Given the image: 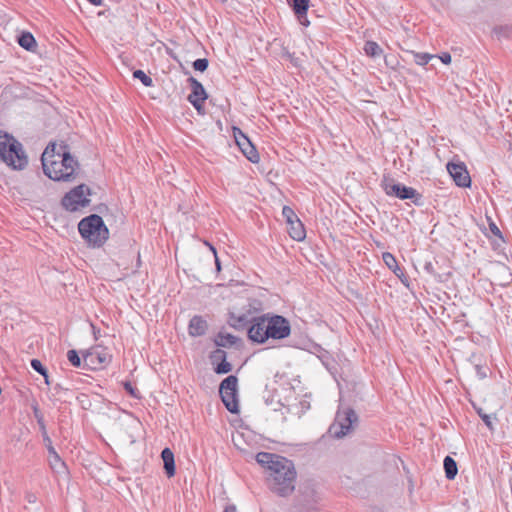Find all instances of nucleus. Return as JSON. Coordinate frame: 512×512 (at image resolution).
I'll return each instance as SVG.
<instances>
[{"label": "nucleus", "instance_id": "nucleus-48", "mask_svg": "<svg viewBox=\"0 0 512 512\" xmlns=\"http://www.w3.org/2000/svg\"><path fill=\"white\" fill-rule=\"evenodd\" d=\"M42 376L44 377L45 383H46L47 385H49V384H50V380H49L48 372H47V373H45V375H42Z\"/></svg>", "mask_w": 512, "mask_h": 512}, {"label": "nucleus", "instance_id": "nucleus-28", "mask_svg": "<svg viewBox=\"0 0 512 512\" xmlns=\"http://www.w3.org/2000/svg\"><path fill=\"white\" fill-rule=\"evenodd\" d=\"M133 77L140 80L145 87H152L154 85L152 78L148 76L143 70H135L133 72Z\"/></svg>", "mask_w": 512, "mask_h": 512}, {"label": "nucleus", "instance_id": "nucleus-42", "mask_svg": "<svg viewBox=\"0 0 512 512\" xmlns=\"http://www.w3.org/2000/svg\"><path fill=\"white\" fill-rule=\"evenodd\" d=\"M439 58L444 64L451 63V55L449 53H442V55Z\"/></svg>", "mask_w": 512, "mask_h": 512}, {"label": "nucleus", "instance_id": "nucleus-10", "mask_svg": "<svg viewBox=\"0 0 512 512\" xmlns=\"http://www.w3.org/2000/svg\"><path fill=\"white\" fill-rule=\"evenodd\" d=\"M233 136L235 142L245 157L252 163H258L260 160L259 153L249 138L238 127H233Z\"/></svg>", "mask_w": 512, "mask_h": 512}, {"label": "nucleus", "instance_id": "nucleus-17", "mask_svg": "<svg viewBox=\"0 0 512 512\" xmlns=\"http://www.w3.org/2000/svg\"><path fill=\"white\" fill-rule=\"evenodd\" d=\"M208 329L207 321L199 315L193 316L188 325L189 335L192 337H199L205 335Z\"/></svg>", "mask_w": 512, "mask_h": 512}, {"label": "nucleus", "instance_id": "nucleus-39", "mask_svg": "<svg viewBox=\"0 0 512 512\" xmlns=\"http://www.w3.org/2000/svg\"><path fill=\"white\" fill-rule=\"evenodd\" d=\"M124 389L125 391L131 395L132 397L134 398H137L139 399L140 398V395H139V392L137 391V389L132 385L131 382L129 381H126L124 382Z\"/></svg>", "mask_w": 512, "mask_h": 512}, {"label": "nucleus", "instance_id": "nucleus-2", "mask_svg": "<svg viewBox=\"0 0 512 512\" xmlns=\"http://www.w3.org/2000/svg\"><path fill=\"white\" fill-rule=\"evenodd\" d=\"M291 334L289 320L278 314L266 313L257 316L248 328V338L253 343L264 344L269 339L282 340Z\"/></svg>", "mask_w": 512, "mask_h": 512}, {"label": "nucleus", "instance_id": "nucleus-24", "mask_svg": "<svg viewBox=\"0 0 512 512\" xmlns=\"http://www.w3.org/2000/svg\"><path fill=\"white\" fill-rule=\"evenodd\" d=\"M445 476L448 480L455 479L458 473L456 461L451 456H446L443 461Z\"/></svg>", "mask_w": 512, "mask_h": 512}, {"label": "nucleus", "instance_id": "nucleus-44", "mask_svg": "<svg viewBox=\"0 0 512 512\" xmlns=\"http://www.w3.org/2000/svg\"><path fill=\"white\" fill-rule=\"evenodd\" d=\"M41 434H42V437H43V441L46 443L47 448H48L50 445H52V441H51V439H50V437H49V435L47 433V430L41 432Z\"/></svg>", "mask_w": 512, "mask_h": 512}, {"label": "nucleus", "instance_id": "nucleus-49", "mask_svg": "<svg viewBox=\"0 0 512 512\" xmlns=\"http://www.w3.org/2000/svg\"><path fill=\"white\" fill-rule=\"evenodd\" d=\"M54 390L58 393L59 391L64 390V389L62 388V386L60 384H56L54 386Z\"/></svg>", "mask_w": 512, "mask_h": 512}, {"label": "nucleus", "instance_id": "nucleus-9", "mask_svg": "<svg viewBox=\"0 0 512 512\" xmlns=\"http://www.w3.org/2000/svg\"><path fill=\"white\" fill-rule=\"evenodd\" d=\"M188 83L191 87V93L188 95L187 100L193 105L199 114L204 113V102L208 98L204 86L194 77L188 78Z\"/></svg>", "mask_w": 512, "mask_h": 512}, {"label": "nucleus", "instance_id": "nucleus-3", "mask_svg": "<svg viewBox=\"0 0 512 512\" xmlns=\"http://www.w3.org/2000/svg\"><path fill=\"white\" fill-rule=\"evenodd\" d=\"M0 160L14 170H23L28 165V157L23 145L9 133L1 131Z\"/></svg>", "mask_w": 512, "mask_h": 512}, {"label": "nucleus", "instance_id": "nucleus-33", "mask_svg": "<svg viewBox=\"0 0 512 512\" xmlns=\"http://www.w3.org/2000/svg\"><path fill=\"white\" fill-rule=\"evenodd\" d=\"M413 56L415 63L420 66L426 65L433 57L429 53H413Z\"/></svg>", "mask_w": 512, "mask_h": 512}, {"label": "nucleus", "instance_id": "nucleus-16", "mask_svg": "<svg viewBox=\"0 0 512 512\" xmlns=\"http://www.w3.org/2000/svg\"><path fill=\"white\" fill-rule=\"evenodd\" d=\"M255 317H251L250 312L242 313L240 315H236L231 313L229 315V325L236 330H244L249 328L250 325L253 324V320Z\"/></svg>", "mask_w": 512, "mask_h": 512}, {"label": "nucleus", "instance_id": "nucleus-11", "mask_svg": "<svg viewBox=\"0 0 512 512\" xmlns=\"http://www.w3.org/2000/svg\"><path fill=\"white\" fill-rule=\"evenodd\" d=\"M44 174L53 181L71 182L72 173L64 171L60 158L41 163Z\"/></svg>", "mask_w": 512, "mask_h": 512}, {"label": "nucleus", "instance_id": "nucleus-20", "mask_svg": "<svg viewBox=\"0 0 512 512\" xmlns=\"http://www.w3.org/2000/svg\"><path fill=\"white\" fill-rule=\"evenodd\" d=\"M17 42L20 47L27 51H34L37 47V42L30 32H21V34L18 36Z\"/></svg>", "mask_w": 512, "mask_h": 512}, {"label": "nucleus", "instance_id": "nucleus-29", "mask_svg": "<svg viewBox=\"0 0 512 512\" xmlns=\"http://www.w3.org/2000/svg\"><path fill=\"white\" fill-rule=\"evenodd\" d=\"M233 369L232 364L227 361V359H223L222 361L215 364L214 372L216 374L222 375L231 372Z\"/></svg>", "mask_w": 512, "mask_h": 512}, {"label": "nucleus", "instance_id": "nucleus-21", "mask_svg": "<svg viewBox=\"0 0 512 512\" xmlns=\"http://www.w3.org/2000/svg\"><path fill=\"white\" fill-rule=\"evenodd\" d=\"M55 157L61 158V151H59V144L50 142L41 155V163L53 160Z\"/></svg>", "mask_w": 512, "mask_h": 512}, {"label": "nucleus", "instance_id": "nucleus-46", "mask_svg": "<svg viewBox=\"0 0 512 512\" xmlns=\"http://www.w3.org/2000/svg\"><path fill=\"white\" fill-rule=\"evenodd\" d=\"M320 359H321L322 363L326 366V368L330 369L329 368V360H330V358L328 356H326V355H323V356L320 357Z\"/></svg>", "mask_w": 512, "mask_h": 512}, {"label": "nucleus", "instance_id": "nucleus-4", "mask_svg": "<svg viewBox=\"0 0 512 512\" xmlns=\"http://www.w3.org/2000/svg\"><path fill=\"white\" fill-rule=\"evenodd\" d=\"M78 231L81 237L92 247H101L109 238V229L101 216L91 214L84 217L78 223Z\"/></svg>", "mask_w": 512, "mask_h": 512}, {"label": "nucleus", "instance_id": "nucleus-22", "mask_svg": "<svg viewBox=\"0 0 512 512\" xmlns=\"http://www.w3.org/2000/svg\"><path fill=\"white\" fill-rule=\"evenodd\" d=\"M288 231L290 237L296 241H302L306 236L304 226L299 219L289 225Z\"/></svg>", "mask_w": 512, "mask_h": 512}, {"label": "nucleus", "instance_id": "nucleus-32", "mask_svg": "<svg viewBox=\"0 0 512 512\" xmlns=\"http://www.w3.org/2000/svg\"><path fill=\"white\" fill-rule=\"evenodd\" d=\"M226 358H227L226 352L220 348H217L216 350L212 351L210 354V360L213 365L217 364L218 362H220Z\"/></svg>", "mask_w": 512, "mask_h": 512}, {"label": "nucleus", "instance_id": "nucleus-13", "mask_svg": "<svg viewBox=\"0 0 512 512\" xmlns=\"http://www.w3.org/2000/svg\"><path fill=\"white\" fill-rule=\"evenodd\" d=\"M59 151H61V162L64 168V171H68L72 173V181L75 179L76 170L79 169L80 164L78 160L71 155L69 145L65 142H61L59 144Z\"/></svg>", "mask_w": 512, "mask_h": 512}, {"label": "nucleus", "instance_id": "nucleus-23", "mask_svg": "<svg viewBox=\"0 0 512 512\" xmlns=\"http://www.w3.org/2000/svg\"><path fill=\"white\" fill-rule=\"evenodd\" d=\"M238 338L230 333L219 332L214 340L217 347H231L236 344Z\"/></svg>", "mask_w": 512, "mask_h": 512}, {"label": "nucleus", "instance_id": "nucleus-15", "mask_svg": "<svg viewBox=\"0 0 512 512\" xmlns=\"http://www.w3.org/2000/svg\"><path fill=\"white\" fill-rule=\"evenodd\" d=\"M382 259L385 265L400 279V281L408 286V277L403 268L398 265V262L393 254L390 252H384Z\"/></svg>", "mask_w": 512, "mask_h": 512}, {"label": "nucleus", "instance_id": "nucleus-26", "mask_svg": "<svg viewBox=\"0 0 512 512\" xmlns=\"http://www.w3.org/2000/svg\"><path fill=\"white\" fill-rule=\"evenodd\" d=\"M363 50L367 56L373 58L379 57L383 53L382 48L375 41H366Z\"/></svg>", "mask_w": 512, "mask_h": 512}, {"label": "nucleus", "instance_id": "nucleus-30", "mask_svg": "<svg viewBox=\"0 0 512 512\" xmlns=\"http://www.w3.org/2000/svg\"><path fill=\"white\" fill-rule=\"evenodd\" d=\"M33 414L35 419L37 420L40 432L46 431L44 416L37 405L33 406Z\"/></svg>", "mask_w": 512, "mask_h": 512}, {"label": "nucleus", "instance_id": "nucleus-40", "mask_svg": "<svg viewBox=\"0 0 512 512\" xmlns=\"http://www.w3.org/2000/svg\"><path fill=\"white\" fill-rule=\"evenodd\" d=\"M205 243H206V245L209 246L210 250L213 252V255H214V258H215L216 270H217V272H220L221 271V262H220V259H219L218 255H217L216 248L213 245H211L210 243H208V242H205Z\"/></svg>", "mask_w": 512, "mask_h": 512}, {"label": "nucleus", "instance_id": "nucleus-41", "mask_svg": "<svg viewBox=\"0 0 512 512\" xmlns=\"http://www.w3.org/2000/svg\"><path fill=\"white\" fill-rule=\"evenodd\" d=\"M424 270H425L427 273H429V274H431V275H433V276H436V275H437V272H436V269H435V267H434V264H433L432 262H430V261H428V262H426V263L424 264Z\"/></svg>", "mask_w": 512, "mask_h": 512}, {"label": "nucleus", "instance_id": "nucleus-34", "mask_svg": "<svg viewBox=\"0 0 512 512\" xmlns=\"http://www.w3.org/2000/svg\"><path fill=\"white\" fill-rule=\"evenodd\" d=\"M282 215L286 219L288 225L292 224L296 219H298L297 215L289 206H284L282 209Z\"/></svg>", "mask_w": 512, "mask_h": 512}, {"label": "nucleus", "instance_id": "nucleus-5", "mask_svg": "<svg viewBox=\"0 0 512 512\" xmlns=\"http://www.w3.org/2000/svg\"><path fill=\"white\" fill-rule=\"evenodd\" d=\"M93 194L92 189L86 184H80L69 190L61 199V206L69 212H76L80 208L90 205L89 196Z\"/></svg>", "mask_w": 512, "mask_h": 512}, {"label": "nucleus", "instance_id": "nucleus-1", "mask_svg": "<svg viewBox=\"0 0 512 512\" xmlns=\"http://www.w3.org/2000/svg\"><path fill=\"white\" fill-rule=\"evenodd\" d=\"M255 460L267 470L268 487L274 494L287 497L295 491L297 472L291 460L270 452L257 453Z\"/></svg>", "mask_w": 512, "mask_h": 512}, {"label": "nucleus", "instance_id": "nucleus-18", "mask_svg": "<svg viewBox=\"0 0 512 512\" xmlns=\"http://www.w3.org/2000/svg\"><path fill=\"white\" fill-rule=\"evenodd\" d=\"M110 355L105 352V351H102V352H99L97 350H94V351H87L84 355H83V360L85 362L86 365H103V364H107L110 362Z\"/></svg>", "mask_w": 512, "mask_h": 512}, {"label": "nucleus", "instance_id": "nucleus-25", "mask_svg": "<svg viewBox=\"0 0 512 512\" xmlns=\"http://www.w3.org/2000/svg\"><path fill=\"white\" fill-rule=\"evenodd\" d=\"M48 451H49V453L51 455V459H50L51 468L54 471H56L57 473H61L62 471L66 470L65 463L61 460L60 456L55 451V449H54V447L52 445H50L48 447Z\"/></svg>", "mask_w": 512, "mask_h": 512}, {"label": "nucleus", "instance_id": "nucleus-37", "mask_svg": "<svg viewBox=\"0 0 512 512\" xmlns=\"http://www.w3.org/2000/svg\"><path fill=\"white\" fill-rule=\"evenodd\" d=\"M477 413H478L479 417L482 419V421L485 423V425L489 428V430L493 431L494 427L492 424L491 416L484 413L482 411V409H478Z\"/></svg>", "mask_w": 512, "mask_h": 512}, {"label": "nucleus", "instance_id": "nucleus-35", "mask_svg": "<svg viewBox=\"0 0 512 512\" xmlns=\"http://www.w3.org/2000/svg\"><path fill=\"white\" fill-rule=\"evenodd\" d=\"M208 65H209V61L206 58H198L192 63L194 70L199 71V72L206 71L208 68Z\"/></svg>", "mask_w": 512, "mask_h": 512}, {"label": "nucleus", "instance_id": "nucleus-47", "mask_svg": "<svg viewBox=\"0 0 512 512\" xmlns=\"http://www.w3.org/2000/svg\"><path fill=\"white\" fill-rule=\"evenodd\" d=\"M87 1L94 6H100L102 4V0H87Z\"/></svg>", "mask_w": 512, "mask_h": 512}, {"label": "nucleus", "instance_id": "nucleus-27", "mask_svg": "<svg viewBox=\"0 0 512 512\" xmlns=\"http://www.w3.org/2000/svg\"><path fill=\"white\" fill-rule=\"evenodd\" d=\"M476 358L475 355H472L470 358V361L473 363L474 369L476 371V374L479 379H485L488 376V373L490 372V369L488 366L481 364L479 362H476L474 359Z\"/></svg>", "mask_w": 512, "mask_h": 512}, {"label": "nucleus", "instance_id": "nucleus-45", "mask_svg": "<svg viewBox=\"0 0 512 512\" xmlns=\"http://www.w3.org/2000/svg\"><path fill=\"white\" fill-rule=\"evenodd\" d=\"M224 512H237L236 506L229 504L224 508Z\"/></svg>", "mask_w": 512, "mask_h": 512}, {"label": "nucleus", "instance_id": "nucleus-36", "mask_svg": "<svg viewBox=\"0 0 512 512\" xmlns=\"http://www.w3.org/2000/svg\"><path fill=\"white\" fill-rule=\"evenodd\" d=\"M30 364L32 369L41 375H45L48 371L39 359H32Z\"/></svg>", "mask_w": 512, "mask_h": 512}, {"label": "nucleus", "instance_id": "nucleus-38", "mask_svg": "<svg viewBox=\"0 0 512 512\" xmlns=\"http://www.w3.org/2000/svg\"><path fill=\"white\" fill-rule=\"evenodd\" d=\"M487 220L489 222V229L493 235L503 240V235L496 223L490 218L487 217Z\"/></svg>", "mask_w": 512, "mask_h": 512}, {"label": "nucleus", "instance_id": "nucleus-6", "mask_svg": "<svg viewBox=\"0 0 512 512\" xmlns=\"http://www.w3.org/2000/svg\"><path fill=\"white\" fill-rule=\"evenodd\" d=\"M386 195L396 197L401 200L410 199L416 206L423 205L422 195L414 188L408 187L402 183L395 182L394 179L384 178L381 182Z\"/></svg>", "mask_w": 512, "mask_h": 512}, {"label": "nucleus", "instance_id": "nucleus-8", "mask_svg": "<svg viewBox=\"0 0 512 512\" xmlns=\"http://www.w3.org/2000/svg\"><path fill=\"white\" fill-rule=\"evenodd\" d=\"M238 378L235 375H229L223 379L219 386V395L225 408L233 414L239 413L238 400Z\"/></svg>", "mask_w": 512, "mask_h": 512}, {"label": "nucleus", "instance_id": "nucleus-19", "mask_svg": "<svg viewBox=\"0 0 512 512\" xmlns=\"http://www.w3.org/2000/svg\"><path fill=\"white\" fill-rule=\"evenodd\" d=\"M161 458L163 460V464H164L163 467H164L166 475L169 478L173 477L176 473L174 453L172 452V450L170 448L166 447L161 451Z\"/></svg>", "mask_w": 512, "mask_h": 512}, {"label": "nucleus", "instance_id": "nucleus-7", "mask_svg": "<svg viewBox=\"0 0 512 512\" xmlns=\"http://www.w3.org/2000/svg\"><path fill=\"white\" fill-rule=\"evenodd\" d=\"M357 422L358 415L352 408L339 409L334 423L329 428V432L334 438H343L353 430V425L357 424Z\"/></svg>", "mask_w": 512, "mask_h": 512}, {"label": "nucleus", "instance_id": "nucleus-12", "mask_svg": "<svg viewBox=\"0 0 512 512\" xmlns=\"http://www.w3.org/2000/svg\"><path fill=\"white\" fill-rule=\"evenodd\" d=\"M447 171L457 186L463 188H468L471 186V177L466 165L463 162H449L447 164Z\"/></svg>", "mask_w": 512, "mask_h": 512}, {"label": "nucleus", "instance_id": "nucleus-14", "mask_svg": "<svg viewBox=\"0 0 512 512\" xmlns=\"http://www.w3.org/2000/svg\"><path fill=\"white\" fill-rule=\"evenodd\" d=\"M299 23L305 27L310 25L307 12L310 7V0H287Z\"/></svg>", "mask_w": 512, "mask_h": 512}, {"label": "nucleus", "instance_id": "nucleus-43", "mask_svg": "<svg viewBox=\"0 0 512 512\" xmlns=\"http://www.w3.org/2000/svg\"><path fill=\"white\" fill-rule=\"evenodd\" d=\"M41 434H42V437H43V441L46 443L47 448H48L50 445H52V441H51V439H50V437H49V435L47 433V430L41 432Z\"/></svg>", "mask_w": 512, "mask_h": 512}, {"label": "nucleus", "instance_id": "nucleus-31", "mask_svg": "<svg viewBox=\"0 0 512 512\" xmlns=\"http://www.w3.org/2000/svg\"><path fill=\"white\" fill-rule=\"evenodd\" d=\"M67 359L74 367H80L82 364V360L81 357L79 356V353L74 349H71L67 352Z\"/></svg>", "mask_w": 512, "mask_h": 512}]
</instances>
